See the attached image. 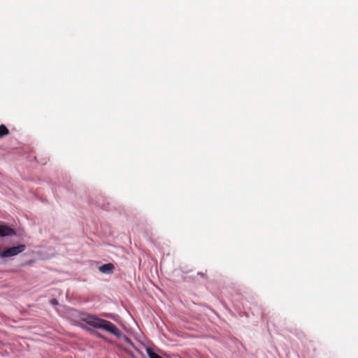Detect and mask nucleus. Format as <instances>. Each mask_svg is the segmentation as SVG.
Segmentation results:
<instances>
[{"label":"nucleus","instance_id":"1","mask_svg":"<svg viewBox=\"0 0 358 358\" xmlns=\"http://www.w3.org/2000/svg\"><path fill=\"white\" fill-rule=\"evenodd\" d=\"M80 320L87 324L95 328L105 330L117 338L122 336V331L110 321L101 319L96 315L91 314H83L80 317Z\"/></svg>","mask_w":358,"mask_h":358},{"label":"nucleus","instance_id":"2","mask_svg":"<svg viewBox=\"0 0 358 358\" xmlns=\"http://www.w3.org/2000/svg\"><path fill=\"white\" fill-rule=\"evenodd\" d=\"M25 249L26 245L24 244H20L17 246L6 248L1 252V257L2 258L11 257L24 252Z\"/></svg>","mask_w":358,"mask_h":358},{"label":"nucleus","instance_id":"3","mask_svg":"<svg viewBox=\"0 0 358 358\" xmlns=\"http://www.w3.org/2000/svg\"><path fill=\"white\" fill-rule=\"evenodd\" d=\"M16 234L14 229L5 224H0V237L13 236Z\"/></svg>","mask_w":358,"mask_h":358},{"label":"nucleus","instance_id":"4","mask_svg":"<svg viewBox=\"0 0 358 358\" xmlns=\"http://www.w3.org/2000/svg\"><path fill=\"white\" fill-rule=\"evenodd\" d=\"M113 269L114 266L113 264L110 263L103 264L99 267V271L103 273H113Z\"/></svg>","mask_w":358,"mask_h":358},{"label":"nucleus","instance_id":"5","mask_svg":"<svg viewBox=\"0 0 358 358\" xmlns=\"http://www.w3.org/2000/svg\"><path fill=\"white\" fill-rule=\"evenodd\" d=\"M9 134L8 129L4 125H0V138H2Z\"/></svg>","mask_w":358,"mask_h":358},{"label":"nucleus","instance_id":"6","mask_svg":"<svg viewBox=\"0 0 358 358\" xmlns=\"http://www.w3.org/2000/svg\"><path fill=\"white\" fill-rule=\"evenodd\" d=\"M96 335H97V336H99V338H101L104 339V336H102L101 334H100L97 333V334H96Z\"/></svg>","mask_w":358,"mask_h":358},{"label":"nucleus","instance_id":"7","mask_svg":"<svg viewBox=\"0 0 358 358\" xmlns=\"http://www.w3.org/2000/svg\"><path fill=\"white\" fill-rule=\"evenodd\" d=\"M52 303H57V301H56L55 299H53V300L52 301Z\"/></svg>","mask_w":358,"mask_h":358}]
</instances>
